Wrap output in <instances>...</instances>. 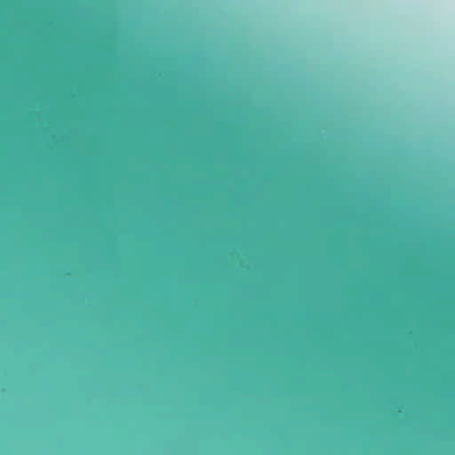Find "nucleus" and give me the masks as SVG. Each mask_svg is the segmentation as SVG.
I'll return each instance as SVG.
<instances>
[{"instance_id":"1","label":"nucleus","mask_w":455,"mask_h":455,"mask_svg":"<svg viewBox=\"0 0 455 455\" xmlns=\"http://www.w3.org/2000/svg\"><path fill=\"white\" fill-rule=\"evenodd\" d=\"M251 261L254 258L253 251V131H251Z\"/></svg>"},{"instance_id":"2","label":"nucleus","mask_w":455,"mask_h":455,"mask_svg":"<svg viewBox=\"0 0 455 455\" xmlns=\"http://www.w3.org/2000/svg\"><path fill=\"white\" fill-rule=\"evenodd\" d=\"M251 326L253 325V298H251Z\"/></svg>"},{"instance_id":"3","label":"nucleus","mask_w":455,"mask_h":455,"mask_svg":"<svg viewBox=\"0 0 455 455\" xmlns=\"http://www.w3.org/2000/svg\"><path fill=\"white\" fill-rule=\"evenodd\" d=\"M251 283H253V269H251Z\"/></svg>"}]
</instances>
